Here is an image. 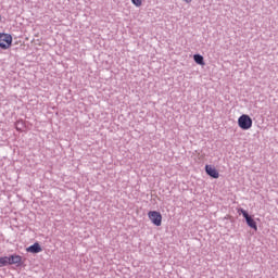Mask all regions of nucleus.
Returning a JSON list of instances; mask_svg holds the SVG:
<instances>
[{"label": "nucleus", "instance_id": "obj_2", "mask_svg": "<svg viewBox=\"0 0 278 278\" xmlns=\"http://www.w3.org/2000/svg\"><path fill=\"white\" fill-rule=\"evenodd\" d=\"M13 38L8 33H0V49L3 51L10 49L12 47Z\"/></svg>", "mask_w": 278, "mask_h": 278}, {"label": "nucleus", "instance_id": "obj_5", "mask_svg": "<svg viewBox=\"0 0 278 278\" xmlns=\"http://www.w3.org/2000/svg\"><path fill=\"white\" fill-rule=\"evenodd\" d=\"M14 264H16V266H23V256L18 254L7 256V265L13 266Z\"/></svg>", "mask_w": 278, "mask_h": 278}, {"label": "nucleus", "instance_id": "obj_6", "mask_svg": "<svg viewBox=\"0 0 278 278\" xmlns=\"http://www.w3.org/2000/svg\"><path fill=\"white\" fill-rule=\"evenodd\" d=\"M205 173L208 177H212V179H218V177H220L218 169L212 165H205Z\"/></svg>", "mask_w": 278, "mask_h": 278}, {"label": "nucleus", "instance_id": "obj_10", "mask_svg": "<svg viewBox=\"0 0 278 278\" xmlns=\"http://www.w3.org/2000/svg\"><path fill=\"white\" fill-rule=\"evenodd\" d=\"M131 3L136 5V8H140V5H142V0H131Z\"/></svg>", "mask_w": 278, "mask_h": 278}, {"label": "nucleus", "instance_id": "obj_8", "mask_svg": "<svg viewBox=\"0 0 278 278\" xmlns=\"http://www.w3.org/2000/svg\"><path fill=\"white\" fill-rule=\"evenodd\" d=\"M193 60H194L195 64H199L200 66H205V59H203V55L194 54Z\"/></svg>", "mask_w": 278, "mask_h": 278}, {"label": "nucleus", "instance_id": "obj_9", "mask_svg": "<svg viewBox=\"0 0 278 278\" xmlns=\"http://www.w3.org/2000/svg\"><path fill=\"white\" fill-rule=\"evenodd\" d=\"M8 266V256H0V268Z\"/></svg>", "mask_w": 278, "mask_h": 278}, {"label": "nucleus", "instance_id": "obj_11", "mask_svg": "<svg viewBox=\"0 0 278 278\" xmlns=\"http://www.w3.org/2000/svg\"><path fill=\"white\" fill-rule=\"evenodd\" d=\"M185 3H192V0H182Z\"/></svg>", "mask_w": 278, "mask_h": 278}, {"label": "nucleus", "instance_id": "obj_7", "mask_svg": "<svg viewBox=\"0 0 278 278\" xmlns=\"http://www.w3.org/2000/svg\"><path fill=\"white\" fill-rule=\"evenodd\" d=\"M27 253H41L42 251V247H40V243L38 242H35L33 245H29L27 249H26Z\"/></svg>", "mask_w": 278, "mask_h": 278}, {"label": "nucleus", "instance_id": "obj_1", "mask_svg": "<svg viewBox=\"0 0 278 278\" xmlns=\"http://www.w3.org/2000/svg\"><path fill=\"white\" fill-rule=\"evenodd\" d=\"M238 125H239L240 129H243V131H247V130L251 129V127H253V119L251 118V116H249L247 114H242L238 118Z\"/></svg>", "mask_w": 278, "mask_h": 278}, {"label": "nucleus", "instance_id": "obj_4", "mask_svg": "<svg viewBox=\"0 0 278 278\" xmlns=\"http://www.w3.org/2000/svg\"><path fill=\"white\" fill-rule=\"evenodd\" d=\"M148 217L150 218L151 223L155 225V227L162 226V213L157 211H150L148 213Z\"/></svg>", "mask_w": 278, "mask_h": 278}, {"label": "nucleus", "instance_id": "obj_3", "mask_svg": "<svg viewBox=\"0 0 278 278\" xmlns=\"http://www.w3.org/2000/svg\"><path fill=\"white\" fill-rule=\"evenodd\" d=\"M238 212L242 214L243 218H245V223L248 227H250L251 229H254V231H257V223L255 222L253 216H251L249 212H247V210L244 208H239Z\"/></svg>", "mask_w": 278, "mask_h": 278}]
</instances>
